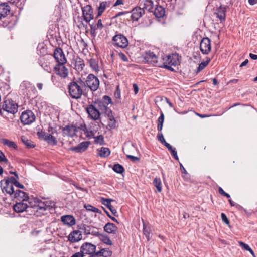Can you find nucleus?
Instances as JSON below:
<instances>
[{"instance_id": "40", "label": "nucleus", "mask_w": 257, "mask_h": 257, "mask_svg": "<svg viewBox=\"0 0 257 257\" xmlns=\"http://www.w3.org/2000/svg\"><path fill=\"white\" fill-rule=\"evenodd\" d=\"M100 239L105 244L109 245H112V243L111 240L109 239V238L107 236L105 235H101L100 236Z\"/></svg>"}, {"instance_id": "60", "label": "nucleus", "mask_w": 257, "mask_h": 257, "mask_svg": "<svg viewBox=\"0 0 257 257\" xmlns=\"http://www.w3.org/2000/svg\"><path fill=\"white\" fill-rule=\"evenodd\" d=\"M84 255L83 253L81 252V250H80V252L74 253L71 257H84Z\"/></svg>"}, {"instance_id": "29", "label": "nucleus", "mask_w": 257, "mask_h": 257, "mask_svg": "<svg viewBox=\"0 0 257 257\" xmlns=\"http://www.w3.org/2000/svg\"><path fill=\"white\" fill-rule=\"evenodd\" d=\"M97 150L98 151V155L101 157H106L110 154L109 149L106 147H101Z\"/></svg>"}, {"instance_id": "10", "label": "nucleus", "mask_w": 257, "mask_h": 257, "mask_svg": "<svg viewBox=\"0 0 257 257\" xmlns=\"http://www.w3.org/2000/svg\"><path fill=\"white\" fill-rule=\"evenodd\" d=\"M64 64H58L54 68L55 73L62 78H66L68 75V70Z\"/></svg>"}, {"instance_id": "19", "label": "nucleus", "mask_w": 257, "mask_h": 257, "mask_svg": "<svg viewBox=\"0 0 257 257\" xmlns=\"http://www.w3.org/2000/svg\"><path fill=\"white\" fill-rule=\"evenodd\" d=\"M10 12V7L7 3L0 4V19L5 18Z\"/></svg>"}, {"instance_id": "31", "label": "nucleus", "mask_w": 257, "mask_h": 257, "mask_svg": "<svg viewBox=\"0 0 257 257\" xmlns=\"http://www.w3.org/2000/svg\"><path fill=\"white\" fill-rule=\"evenodd\" d=\"M166 58V64L170 65L176 66L178 64V61L174 60L173 55H169L165 57Z\"/></svg>"}, {"instance_id": "34", "label": "nucleus", "mask_w": 257, "mask_h": 257, "mask_svg": "<svg viewBox=\"0 0 257 257\" xmlns=\"http://www.w3.org/2000/svg\"><path fill=\"white\" fill-rule=\"evenodd\" d=\"M154 185L156 187L157 191L160 192L162 191V183L159 178H155L153 182Z\"/></svg>"}, {"instance_id": "9", "label": "nucleus", "mask_w": 257, "mask_h": 257, "mask_svg": "<svg viewBox=\"0 0 257 257\" xmlns=\"http://www.w3.org/2000/svg\"><path fill=\"white\" fill-rule=\"evenodd\" d=\"M82 11L84 20L87 23L90 22L93 19V10L91 6L87 5L84 7H82Z\"/></svg>"}, {"instance_id": "43", "label": "nucleus", "mask_w": 257, "mask_h": 257, "mask_svg": "<svg viewBox=\"0 0 257 257\" xmlns=\"http://www.w3.org/2000/svg\"><path fill=\"white\" fill-rule=\"evenodd\" d=\"M84 207L87 211H91L95 213H99V210L90 204L85 205Z\"/></svg>"}, {"instance_id": "45", "label": "nucleus", "mask_w": 257, "mask_h": 257, "mask_svg": "<svg viewBox=\"0 0 257 257\" xmlns=\"http://www.w3.org/2000/svg\"><path fill=\"white\" fill-rule=\"evenodd\" d=\"M143 232H144V234L146 237L147 240H149L150 238V228L145 226V225H144Z\"/></svg>"}, {"instance_id": "20", "label": "nucleus", "mask_w": 257, "mask_h": 257, "mask_svg": "<svg viewBox=\"0 0 257 257\" xmlns=\"http://www.w3.org/2000/svg\"><path fill=\"white\" fill-rule=\"evenodd\" d=\"M113 200L111 199H106L104 198L101 199V203L109 209L113 215L115 216H117V212L116 209L111 204V202Z\"/></svg>"}, {"instance_id": "62", "label": "nucleus", "mask_w": 257, "mask_h": 257, "mask_svg": "<svg viewBox=\"0 0 257 257\" xmlns=\"http://www.w3.org/2000/svg\"><path fill=\"white\" fill-rule=\"evenodd\" d=\"M133 89H134L135 94H137L139 91V88H138V85L134 83L133 85Z\"/></svg>"}, {"instance_id": "53", "label": "nucleus", "mask_w": 257, "mask_h": 257, "mask_svg": "<svg viewBox=\"0 0 257 257\" xmlns=\"http://www.w3.org/2000/svg\"><path fill=\"white\" fill-rule=\"evenodd\" d=\"M17 179L15 178L14 177H10L9 178H8V179H6V180H4V181H8L9 182H10L12 185H14L16 182H17L18 181L17 180Z\"/></svg>"}, {"instance_id": "11", "label": "nucleus", "mask_w": 257, "mask_h": 257, "mask_svg": "<svg viewBox=\"0 0 257 257\" xmlns=\"http://www.w3.org/2000/svg\"><path fill=\"white\" fill-rule=\"evenodd\" d=\"M96 246L90 243L86 242L83 243L80 247L81 252L86 254H91L95 253Z\"/></svg>"}, {"instance_id": "6", "label": "nucleus", "mask_w": 257, "mask_h": 257, "mask_svg": "<svg viewBox=\"0 0 257 257\" xmlns=\"http://www.w3.org/2000/svg\"><path fill=\"white\" fill-rule=\"evenodd\" d=\"M112 41L114 45L123 48L126 47L128 44L127 38L121 34H118L113 36Z\"/></svg>"}, {"instance_id": "26", "label": "nucleus", "mask_w": 257, "mask_h": 257, "mask_svg": "<svg viewBox=\"0 0 257 257\" xmlns=\"http://www.w3.org/2000/svg\"><path fill=\"white\" fill-rule=\"evenodd\" d=\"M103 228L105 232L111 234H115L117 230V227L116 225L112 223H107L104 226Z\"/></svg>"}, {"instance_id": "13", "label": "nucleus", "mask_w": 257, "mask_h": 257, "mask_svg": "<svg viewBox=\"0 0 257 257\" xmlns=\"http://www.w3.org/2000/svg\"><path fill=\"white\" fill-rule=\"evenodd\" d=\"M2 190L3 193L6 192L7 194L10 196L14 195L15 191L13 185L8 181H2Z\"/></svg>"}, {"instance_id": "57", "label": "nucleus", "mask_w": 257, "mask_h": 257, "mask_svg": "<svg viewBox=\"0 0 257 257\" xmlns=\"http://www.w3.org/2000/svg\"><path fill=\"white\" fill-rule=\"evenodd\" d=\"M104 212H105V213L107 214V216H108L112 221H113L117 223H119L117 220L114 217L111 216V215H110L109 213L107 211L105 210V209H104Z\"/></svg>"}, {"instance_id": "63", "label": "nucleus", "mask_w": 257, "mask_h": 257, "mask_svg": "<svg viewBox=\"0 0 257 257\" xmlns=\"http://www.w3.org/2000/svg\"><path fill=\"white\" fill-rule=\"evenodd\" d=\"M91 234L94 236H98L100 238V236L102 235L101 234L99 233V232L96 231H91Z\"/></svg>"}, {"instance_id": "2", "label": "nucleus", "mask_w": 257, "mask_h": 257, "mask_svg": "<svg viewBox=\"0 0 257 257\" xmlns=\"http://www.w3.org/2000/svg\"><path fill=\"white\" fill-rule=\"evenodd\" d=\"M85 87L87 86L92 91H96L99 86V80L92 74L88 75L85 81Z\"/></svg>"}, {"instance_id": "17", "label": "nucleus", "mask_w": 257, "mask_h": 257, "mask_svg": "<svg viewBox=\"0 0 257 257\" xmlns=\"http://www.w3.org/2000/svg\"><path fill=\"white\" fill-rule=\"evenodd\" d=\"M82 238L81 232L79 230H74L68 236V240L71 243L77 242Z\"/></svg>"}, {"instance_id": "41", "label": "nucleus", "mask_w": 257, "mask_h": 257, "mask_svg": "<svg viewBox=\"0 0 257 257\" xmlns=\"http://www.w3.org/2000/svg\"><path fill=\"white\" fill-rule=\"evenodd\" d=\"M37 134L39 138L46 141L47 140V137H49L48 135L49 134H48L45 132L41 131V132H38Z\"/></svg>"}, {"instance_id": "56", "label": "nucleus", "mask_w": 257, "mask_h": 257, "mask_svg": "<svg viewBox=\"0 0 257 257\" xmlns=\"http://www.w3.org/2000/svg\"><path fill=\"white\" fill-rule=\"evenodd\" d=\"M104 114H105L107 116L109 119H113V118H114V117L112 115V111L110 109H107V111Z\"/></svg>"}, {"instance_id": "1", "label": "nucleus", "mask_w": 257, "mask_h": 257, "mask_svg": "<svg viewBox=\"0 0 257 257\" xmlns=\"http://www.w3.org/2000/svg\"><path fill=\"white\" fill-rule=\"evenodd\" d=\"M83 87H85V82L80 78L71 82L68 85V92L71 98L79 99L83 94Z\"/></svg>"}, {"instance_id": "47", "label": "nucleus", "mask_w": 257, "mask_h": 257, "mask_svg": "<svg viewBox=\"0 0 257 257\" xmlns=\"http://www.w3.org/2000/svg\"><path fill=\"white\" fill-rule=\"evenodd\" d=\"M157 138L159 141L162 144H163L165 146L167 144H169V143H167L164 138V136L162 133H158L157 135Z\"/></svg>"}, {"instance_id": "4", "label": "nucleus", "mask_w": 257, "mask_h": 257, "mask_svg": "<svg viewBox=\"0 0 257 257\" xmlns=\"http://www.w3.org/2000/svg\"><path fill=\"white\" fill-rule=\"evenodd\" d=\"M2 108L4 111L15 114L18 111V105L13 100L7 99L3 102Z\"/></svg>"}, {"instance_id": "38", "label": "nucleus", "mask_w": 257, "mask_h": 257, "mask_svg": "<svg viewBox=\"0 0 257 257\" xmlns=\"http://www.w3.org/2000/svg\"><path fill=\"white\" fill-rule=\"evenodd\" d=\"M22 141L24 144L29 148H32L34 147V145L32 142L29 140L26 137L22 136L21 138Z\"/></svg>"}, {"instance_id": "28", "label": "nucleus", "mask_w": 257, "mask_h": 257, "mask_svg": "<svg viewBox=\"0 0 257 257\" xmlns=\"http://www.w3.org/2000/svg\"><path fill=\"white\" fill-rule=\"evenodd\" d=\"M154 3L152 0H145L144 1L143 5V9L147 10L149 12H153Z\"/></svg>"}, {"instance_id": "55", "label": "nucleus", "mask_w": 257, "mask_h": 257, "mask_svg": "<svg viewBox=\"0 0 257 257\" xmlns=\"http://www.w3.org/2000/svg\"><path fill=\"white\" fill-rule=\"evenodd\" d=\"M239 243L240 244V245L245 250H248L249 249V248H250V247L248 245H247V244H245V243L243 242H241V241H240L239 242Z\"/></svg>"}, {"instance_id": "7", "label": "nucleus", "mask_w": 257, "mask_h": 257, "mask_svg": "<svg viewBox=\"0 0 257 257\" xmlns=\"http://www.w3.org/2000/svg\"><path fill=\"white\" fill-rule=\"evenodd\" d=\"M200 49L202 54H209L211 49V41L208 37L203 38L200 43Z\"/></svg>"}, {"instance_id": "52", "label": "nucleus", "mask_w": 257, "mask_h": 257, "mask_svg": "<svg viewBox=\"0 0 257 257\" xmlns=\"http://www.w3.org/2000/svg\"><path fill=\"white\" fill-rule=\"evenodd\" d=\"M111 254L112 252L110 250L104 248L103 257H109Z\"/></svg>"}, {"instance_id": "35", "label": "nucleus", "mask_w": 257, "mask_h": 257, "mask_svg": "<svg viewBox=\"0 0 257 257\" xmlns=\"http://www.w3.org/2000/svg\"><path fill=\"white\" fill-rule=\"evenodd\" d=\"M166 147L167 148V149L170 151L171 154L172 156L174 157V158L176 160H179V158L177 155V151H176V149L174 148H173L172 146L170 144H167L166 145Z\"/></svg>"}, {"instance_id": "51", "label": "nucleus", "mask_w": 257, "mask_h": 257, "mask_svg": "<svg viewBox=\"0 0 257 257\" xmlns=\"http://www.w3.org/2000/svg\"><path fill=\"white\" fill-rule=\"evenodd\" d=\"M8 161V160L5 157L4 154L2 151L0 150V162H7Z\"/></svg>"}, {"instance_id": "37", "label": "nucleus", "mask_w": 257, "mask_h": 257, "mask_svg": "<svg viewBox=\"0 0 257 257\" xmlns=\"http://www.w3.org/2000/svg\"><path fill=\"white\" fill-rule=\"evenodd\" d=\"M48 136L49 137H47V140L46 141L50 145H56L57 144L56 138L52 134H49Z\"/></svg>"}, {"instance_id": "14", "label": "nucleus", "mask_w": 257, "mask_h": 257, "mask_svg": "<svg viewBox=\"0 0 257 257\" xmlns=\"http://www.w3.org/2000/svg\"><path fill=\"white\" fill-rule=\"evenodd\" d=\"M90 144L89 141H84L80 143L77 146L71 147L68 149L69 151H72L76 153H82L85 151Z\"/></svg>"}, {"instance_id": "23", "label": "nucleus", "mask_w": 257, "mask_h": 257, "mask_svg": "<svg viewBox=\"0 0 257 257\" xmlns=\"http://www.w3.org/2000/svg\"><path fill=\"white\" fill-rule=\"evenodd\" d=\"M61 221L65 225L72 226L75 224V218L71 215L62 216L61 218Z\"/></svg>"}, {"instance_id": "44", "label": "nucleus", "mask_w": 257, "mask_h": 257, "mask_svg": "<svg viewBox=\"0 0 257 257\" xmlns=\"http://www.w3.org/2000/svg\"><path fill=\"white\" fill-rule=\"evenodd\" d=\"M94 142L96 144H99L100 145H103L104 143V138L102 135H99L97 137H94Z\"/></svg>"}, {"instance_id": "36", "label": "nucleus", "mask_w": 257, "mask_h": 257, "mask_svg": "<svg viewBox=\"0 0 257 257\" xmlns=\"http://www.w3.org/2000/svg\"><path fill=\"white\" fill-rule=\"evenodd\" d=\"M106 2H102L101 3H100V5L99 6V7L98 8V14H97V18L100 16L103 13V12L104 11L105 8H106Z\"/></svg>"}, {"instance_id": "39", "label": "nucleus", "mask_w": 257, "mask_h": 257, "mask_svg": "<svg viewBox=\"0 0 257 257\" xmlns=\"http://www.w3.org/2000/svg\"><path fill=\"white\" fill-rule=\"evenodd\" d=\"M113 170L114 172L119 174L122 173L124 171L123 166L119 164L114 165Z\"/></svg>"}, {"instance_id": "61", "label": "nucleus", "mask_w": 257, "mask_h": 257, "mask_svg": "<svg viewBox=\"0 0 257 257\" xmlns=\"http://www.w3.org/2000/svg\"><path fill=\"white\" fill-rule=\"evenodd\" d=\"M103 27V25L102 23V21L101 19L98 20L97 24V28L98 29H101Z\"/></svg>"}, {"instance_id": "5", "label": "nucleus", "mask_w": 257, "mask_h": 257, "mask_svg": "<svg viewBox=\"0 0 257 257\" xmlns=\"http://www.w3.org/2000/svg\"><path fill=\"white\" fill-rule=\"evenodd\" d=\"M35 114L29 110L23 112L20 116L21 122L25 125L31 124L35 120Z\"/></svg>"}, {"instance_id": "64", "label": "nucleus", "mask_w": 257, "mask_h": 257, "mask_svg": "<svg viewBox=\"0 0 257 257\" xmlns=\"http://www.w3.org/2000/svg\"><path fill=\"white\" fill-rule=\"evenodd\" d=\"M48 131L51 133L50 134H52V135L56 133V130L50 126L48 127Z\"/></svg>"}, {"instance_id": "54", "label": "nucleus", "mask_w": 257, "mask_h": 257, "mask_svg": "<svg viewBox=\"0 0 257 257\" xmlns=\"http://www.w3.org/2000/svg\"><path fill=\"white\" fill-rule=\"evenodd\" d=\"M164 121V115L163 113L162 112V111H161L160 116L158 118V123L163 124Z\"/></svg>"}, {"instance_id": "30", "label": "nucleus", "mask_w": 257, "mask_h": 257, "mask_svg": "<svg viewBox=\"0 0 257 257\" xmlns=\"http://www.w3.org/2000/svg\"><path fill=\"white\" fill-rule=\"evenodd\" d=\"M0 142L4 145H6L10 148L16 149L17 146L15 143L13 141H10L6 139H1Z\"/></svg>"}, {"instance_id": "58", "label": "nucleus", "mask_w": 257, "mask_h": 257, "mask_svg": "<svg viewBox=\"0 0 257 257\" xmlns=\"http://www.w3.org/2000/svg\"><path fill=\"white\" fill-rule=\"evenodd\" d=\"M119 56L123 61H124V62L128 61L127 57L123 53H119Z\"/></svg>"}, {"instance_id": "50", "label": "nucleus", "mask_w": 257, "mask_h": 257, "mask_svg": "<svg viewBox=\"0 0 257 257\" xmlns=\"http://www.w3.org/2000/svg\"><path fill=\"white\" fill-rule=\"evenodd\" d=\"M221 219H222V221L225 224H228L229 223V220H228L227 216H226V215L224 213H222L221 214Z\"/></svg>"}, {"instance_id": "12", "label": "nucleus", "mask_w": 257, "mask_h": 257, "mask_svg": "<svg viewBox=\"0 0 257 257\" xmlns=\"http://www.w3.org/2000/svg\"><path fill=\"white\" fill-rule=\"evenodd\" d=\"M53 55L58 64H65L66 62V59L61 48L56 49L54 52Z\"/></svg>"}, {"instance_id": "15", "label": "nucleus", "mask_w": 257, "mask_h": 257, "mask_svg": "<svg viewBox=\"0 0 257 257\" xmlns=\"http://www.w3.org/2000/svg\"><path fill=\"white\" fill-rule=\"evenodd\" d=\"M144 57V59L148 63L152 64L153 65L158 63V56L153 52L150 51L146 52Z\"/></svg>"}, {"instance_id": "49", "label": "nucleus", "mask_w": 257, "mask_h": 257, "mask_svg": "<svg viewBox=\"0 0 257 257\" xmlns=\"http://www.w3.org/2000/svg\"><path fill=\"white\" fill-rule=\"evenodd\" d=\"M102 102H104L105 103L107 104H109L111 103V99L110 97L108 96H104L103 97V100L101 101Z\"/></svg>"}, {"instance_id": "22", "label": "nucleus", "mask_w": 257, "mask_h": 257, "mask_svg": "<svg viewBox=\"0 0 257 257\" xmlns=\"http://www.w3.org/2000/svg\"><path fill=\"white\" fill-rule=\"evenodd\" d=\"M136 148L133 145H131L128 146H126L125 148H124L123 149V152L125 154H126V157L127 158L130 159L133 162H136L137 161H139L140 158L137 157H135V156L131 155L128 154V153L130 152V151H129L130 150H136Z\"/></svg>"}, {"instance_id": "24", "label": "nucleus", "mask_w": 257, "mask_h": 257, "mask_svg": "<svg viewBox=\"0 0 257 257\" xmlns=\"http://www.w3.org/2000/svg\"><path fill=\"white\" fill-rule=\"evenodd\" d=\"M29 208L28 205L23 202L17 203L13 206L14 210L17 213L23 212Z\"/></svg>"}, {"instance_id": "42", "label": "nucleus", "mask_w": 257, "mask_h": 257, "mask_svg": "<svg viewBox=\"0 0 257 257\" xmlns=\"http://www.w3.org/2000/svg\"><path fill=\"white\" fill-rule=\"evenodd\" d=\"M80 229L82 230L84 233L87 235L91 234L92 228L89 226L83 224L81 227Z\"/></svg>"}, {"instance_id": "27", "label": "nucleus", "mask_w": 257, "mask_h": 257, "mask_svg": "<svg viewBox=\"0 0 257 257\" xmlns=\"http://www.w3.org/2000/svg\"><path fill=\"white\" fill-rule=\"evenodd\" d=\"M154 15L156 17L160 18L163 17L165 15V9L161 6L157 5L155 9H153Z\"/></svg>"}, {"instance_id": "46", "label": "nucleus", "mask_w": 257, "mask_h": 257, "mask_svg": "<svg viewBox=\"0 0 257 257\" xmlns=\"http://www.w3.org/2000/svg\"><path fill=\"white\" fill-rule=\"evenodd\" d=\"M90 67L94 71H97L98 70V64L94 59H91L89 62Z\"/></svg>"}, {"instance_id": "8", "label": "nucleus", "mask_w": 257, "mask_h": 257, "mask_svg": "<svg viewBox=\"0 0 257 257\" xmlns=\"http://www.w3.org/2000/svg\"><path fill=\"white\" fill-rule=\"evenodd\" d=\"M86 111L89 116L94 120H97L100 119V112L93 105H88Z\"/></svg>"}, {"instance_id": "25", "label": "nucleus", "mask_w": 257, "mask_h": 257, "mask_svg": "<svg viewBox=\"0 0 257 257\" xmlns=\"http://www.w3.org/2000/svg\"><path fill=\"white\" fill-rule=\"evenodd\" d=\"M13 195L14 198L19 200L26 201L29 199L28 195L25 192L19 189L15 191Z\"/></svg>"}, {"instance_id": "48", "label": "nucleus", "mask_w": 257, "mask_h": 257, "mask_svg": "<svg viewBox=\"0 0 257 257\" xmlns=\"http://www.w3.org/2000/svg\"><path fill=\"white\" fill-rule=\"evenodd\" d=\"M108 125L111 128H114L116 127V120L114 118L109 119Z\"/></svg>"}, {"instance_id": "32", "label": "nucleus", "mask_w": 257, "mask_h": 257, "mask_svg": "<svg viewBox=\"0 0 257 257\" xmlns=\"http://www.w3.org/2000/svg\"><path fill=\"white\" fill-rule=\"evenodd\" d=\"M211 60V59L209 57H206L205 61H202L201 62V63L199 65L198 67H197V72H199L204 69L205 67L209 64Z\"/></svg>"}, {"instance_id": "18", "label": "nucleus", "mask_w": 257, "mask_h": 257, "mask_svg": "<svg viewBox=\"0 0 257 257\" xmlns=\"http://www.w3.org/2000/svg\"><path fill=\"white\" fill-rule=\"evenodd\" d=\"M131 17L133 21H138L145 13L143 9L140 7H136L131 12Z\"/></svg>"}, {"instance_id": "16", "label": "nucleus", "mask_w": 257, "mask_h": 257, "mask_svg": "<svg viewBox=\"0 0 257 257\" xmlns=\"http://www.w3.org/2000/svg\"><path fill=\"white\" fill-rule=\"evenodd\" d=\"M77 131V127L74 125H67L62 128V133L64 136L72 137L76 135Z\"/></svg>"}, {"instance_id": "33", "label": "nucleus", "mask_w": 257, "mask_h": 257, "mask_svg": "<svg viewBox=\"0 0 257 257\" xmlns=\"http://www.w3.org/2000/svg\"><path fill=\"white\" fill-rule=\"evenodd\" d=\"M108 105L106 103H105L104 102L100 101L98 103V108L99 111H100L102 113H105L107 111V109H109L108 107Z\"/></svg>"}, {"instance_id": "3", "label": "nucleus", "mask_w": 257, "mask_h": 257, "mask_svg": "<svg viewBox=\"0 0 257 257\" xmlns=\"http://www.w3.org/2000/svg\"><path fill=\"white\" fill-rule=\"evenodd\" d=\"M35 202L39 203V204L37 205H34L33 206L34 208L37 211H40V212L45 214V212L47 210H50L51 208H52L54 205L53 203L52 202H49V201H45L44 202H42L39 199H35Z\"/></svg>"}, {"instance_id": "59", "label": "nucleus", "mask_w": 257, "mask_h": 257, "mask_svg": "<svg viewBox=\"0 0 257 257\" xmlns=\"http://www.w3.org/2000/svg\"><path fill=\"white\" fill-rule=\"evenodd\" d=\"M103 251H104V248L101 249L99 251H97V252H95V251L94 254H95L96 257H97V256H103Z\"/></svg>"}, {"instance_id": "21", "label": "nucleus", "mask_w": 257, "mask_h": 257, "mask_svg": "<svg viewBox=\"0 0 257 257\" xmlns=\"http://www.w3.org/2000/svg\"><path fill=\"white\" fill-rule=\"evenodd\" d=\"M226 11V7H223L222 5H220L216 9L215 14H216L217 18L220 19L221 22L224 21L225 20Z\"/></svg>"}]
</instances>
